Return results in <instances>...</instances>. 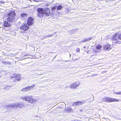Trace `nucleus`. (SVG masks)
I'll return each mask as SVG.
<instances>
[{
	"label": "nucleus",
	"instance_id": "obj_1",
	"mask_svg": "<svg viewBox=\"0 0 121 121\" xmlns=\"http://www.w3.org/2000/svg\"><path fill=\"white\" fill-rule=\"evenodd\" d=\"M38 12L37 16L39 17H42L43 16L44 14L47 16H48L50 13V9L48 8L43 9L39 8L37 9Z\"/></svg>",
	"mask_w": 121,
	"mask_h": 121
},
{
	"label": "nucleus",
	"instance_id": "obj_2",
	"mask_svg": "<svg viewBox=\"0 0 121 121\" xmlns=\"http://www.w3.org/2000/svg\"><path fill=\"white\" fill-rule=\"evenodd\" d=\"M112 39L113 43L118 44H120L121 42L118 39L121 40V33H116L114 34L112 36Z\"/></svg>",
	"mask_w": 121,
	"mask_h": 121
},
{
	"label": "nucleus",
	"instance_id": "obj_3",
	"mask_svg": "<svg viewBox=\"0 0 121 121\" xmlns=\"http://www.w3.org/2000/svg\"><path fill=\"white\" fill-rule=\"evenodd\" d=\"M16 14L14 11H10L7 14V20L9 22H11L15 18Z\"/></svg>",
	"mask_w": 121,
	"mask_h": 121
},
{
	"label": "nucleus",
	"instance_id": "obj_4",
	"mask_svg": "<svg viewBox=\"0 0 121 121\" xmlns=\"http://www.w3.org/2000/svg\"><path fill=\"white\" fill-rule=\"evenodd\" d=\"M22 98V100H25L32 104L36 101L35 99L33 98L32 96H27Z\"/></svg>",
	"mask_w": 121,
	"mask_h": 121
},
{
	"label": "nucleus",
	"instance_id": "obj_5",
	"mask_svg": "<svg viewBox=\"0 0 121 121\" xmlns=\"http://www.w3.org/2000/svg\"><path fill=\"white\" fill-rule=\"evenodd\" d=\"M103 100L104 101L108 102H118L119 101L118 100L108 97H106L103 98Z\"/></svg>",
	"mask_w": 121,
	"mask_h": 121
},
{
	"label": "nucleus",
	"instance_id": "obj_6",
	"mask_svg": "<svg viewBox=\"0 0 121 121\" xmlns=\"http://www.w3.org/2000/svg\"><path fill=\"white\" fill-rule=\"evenodd\" d=\"M22 26L20 27V29L21 30H22L23 31H26L28 30L29 28V26H28L27 24H23ZM21 33L23 32V31L22 30L20 31Z\"/></svg>",
	"mask_w": 121,
	"mask_h": 121
},
{
	"label": "nucleus",
	"instance_id": "obj_7",
	"mask_svg": "<svg viewBox=\"0 0 121 121\" xmlns=\"http://www.w3.org/2000/svg\"><path fill=\"white\" fill-rule=\"evenodd\" d=\"M11 78L12 79L14 78L13 81L14 82H17L21 79V75L20 74L14 75L12 76Z\"/></svg>",
	"mask_w": 121,
	"mask_h": 121
},
{
	"label": "nucleus",
	"instance_id": "obj_8",
	"mask_svg": "<svg viewBox=\"0 0 121 121\" xmlns=\"http://www.w3.org/2000/svg\"><path fill=\"white\" fill-rule=\"evenodd\" d=\"M34 20L31 17H29L27 21V24L29 26L32 25L34 23Z\"/></svg>",
	"mask_w": 121,
	"mask_h": 121
},
{
	"label": "nucleus",
	"instance_id": "obj_9",
	"mask_svg": "<svg viewBox=\"0 0 121 121\" xmlns=\"http://www.w3.org/2000/svg\"><path fill=\"white\" fill-rule=\"evenodd\" d=\"M24 104L22 103H16L14 104V108H21L24 106Z\"/></svg>",
	"mask_w": 121,
	"mask_h": 121
},
{
	"label": "nucleus",
	"instance_id": "obj_10",
	"mask_svg": "<svg viewBox=\"0 0 121 121\" xmlns=\"http://www.w3.org/2000/svg\"><path fill=\"white\" fill-rule=\"evenodd\" d=\"M79 83L75 82L72 84L70 85V87L71 88H75L78 87L79 85Z\"/></svg>",
	"mask_w": 121,
	"mask_h": 121
},
{
	"label": "nucleus",
	"instance_id": "obj_11",
	"mask_svg": "<svg viewBox=\"0 0 121 121\" xmlns=\"http://www.w3.org/2000/svg\"><path fill=\"white\" fill-rule=\"evenodd\" d=\"M111 48L109 44H106L104 47V49L105 50H109Z\"/></svg>",
	"mask_w": 121,
	"mask_h": 121
},
{
	"label": "nucleus",
	"instance_id": "obj_12",
	"mask_svg": "<svg viewBox=\"0 0 121 121\" xmlns=\"http://www.w3.org/2000/svg\"><path fill=\"white\" fill-rule=\"evenodd\" d=\"M14 104H10L8 105L5 106V108L7 109H9L10 108H14Z\"/></svg>",
	"mask_w": 121,
	"mask_h": 121
},
{
	"label": "nucleus",
	"instance_id": "obj_13",
	"mask_svg": "<svg viewBox=\"0 0 121 121\" xmlns=\"http://www.w3.org/2000/svg\"><path fill=\"white\" fill-rule=\"evenodd\" d=\"M35 86L36 85L35 84H33L31 86H29L26 87L27 88V90L28 91L29 90H30L32 89V88Z\"/></svg>",
	"mask_w": 121,
	"mask_h": 121
},
{
	"label": "nucleus",
	"instance_id": "obj_14",
	"mask_svg": "<svg viewBox=\"0 0 121 121\" xmlns=\"http://www.w3.org/2000/svg\"><path fill=\"white\" fill-rule=\"evenodd\" d=\"M10 23L7 21H5L4 22V25L5 27H9L10 26Z\"/></svg>",
	"mask_w": 121,
	"mask_h": 121
},
{
	"label": "nucleus",
	"instance_id": "obj_15",
	"mask_svg": "<svg viewBox=\"0 0 121 121\" xmlns=\"http://www.w3.org/2000/svg\"><path fill=\"white\" fill-rule=\"evenodd\" d=\"M27 14L24 13H22L21 14V16L22 17H26L27 16Z\"/></svg>",
	"mask_w": 121,
	"mask_h": 121
},
{
	"label": "nucleus",
	"instance_id": "obj_16",
	"mask_svg": "<svg viewBox=\"0 0 121 121\" xmlns=\"http://www.w3.org/2000/svg\"><path fill=\"white\" fill-rule=\"evenodd\" d=\"M63 7L61 5H59L57 7V10H59L62 9Z\"/></svg>",
	"mask_w": 121,
	"mask_h": 121
},
{
	"label": "nucleus",
	"instance_id": "obj_17",
	"mask_svg": "<svg viewBox=\"0 0 121 121\" xmlns=\"http://www.w3.org/2000/svg\"><path fill=\"white\" fill-rule=\"evenodd\" d=\"M77 105H81L82 104H83L84 103H85L84 101L82 102H81L80 101H78V102H77Z\"/></svg>",
	"mask_w": 121,
	"mask_h": 121
},
{
	"label": "nucleus",
	"instance_id": "obj_18",
	"mask_svg": "<svg viewBox=\"0 0 121 121\" xmlns=\"http://www.w3.org/2000/svg\"><path fill=\"white\" fill-rule=\"evenodd\" d=\"M21 91H28V90L27 89L26 87H25L22 88L21 90Z\"/></svg>",
	"mask_w": 121,
	"mask_h": 121
},
{
	"label": "nucleus",
	"instance_id": "obj_19",
	"mask_svg": "<svg viewBox=\"0 0 121 121\" xmlns=\"http://www.w3.org/2000/svg\"><path fill=\"white\" fill-rule=\"evenodd\" d=\"M12 86H4V89H7V90H8V89H9V87H12Z\"/></svg>",
	"mask_w": 121,
	"mask_h": 121
},
{
	"label": "nucleus",
	"instance_id": "obj_20",
	"mask_svg": "<svg viewBox=\"0 0 121 121\" xmlns=\"http://www.w3.org/2000/svg\"><path fill=\"white\" fill-rule=\"evenodd\" d=\"M101 46L99 45H98L96 46V48L98 49H100L101 48Z\"/></svg>",
	"mask_w": 121,
	"mask_h": 121
},
{
	"label": "nucleus",
	"instance_id": "obj_21",
	"mask_svg": "<svg viewBox=\"0 0 121 121\" xmlns=\"http://www.w3.org/2000/svg\"><path fill=\"white\" fill-rule=\"evenodd\" d=\"M56 8H57V6H54L52 8V10H54Z\"/></svg>",
	"mask_w": 121,
	"mask_h": 121
},
{
	"label": "nucleus",
	"instance_id": "obj_22",
	"mask_svg": "<svg viewBox=\"0 0 121 121\" xmlns=\"http://www.w3.org/2000/svg\"><path fill=\"white\" fill-rule=\"evenodd\" d=\"M86 40L87 41H88L89 40H90L92 39V37H90L89 38H86Z\"/></svg>",
	"mask_w": 121,
	"mask_h": 121
},
{
	"label": "nucleus",
	"instance_id": "obj_23",
	"mask_svg": "<svg viewBox=\"0 0 121 121\" xmlns=\"http://www.w3.org/2000/svg\"><path fill=\"white\" fill-rule=\"evenodd\" d=\"M77 104V102L73 104V106L74 107H75V106L78 105Z\"/></svg>",
	"mask_w": 121,
	"mask_h": 121
},
{
	"label": "nucleus",
	"instance_id": "obj_24",
	"mask_svg": "<svg viewBox=\"0 0 121 121\" xmlns=\"http://www.w3.org/2000/svg\"><path fill=\"white\" fill-rule=\"evenodd\" d=\"M53 34H49V35H47V36L48 37H52V35H53Z\"/></svg>",
	"mask_w": 121,
	"mask_h": 121
},
{
	"label": "nucleus",
	"instance_id": "obj_25",
	"mask_svg": "<svg viewBox=\"0 0 121 121\" xmlns=\"http://www.w3.org/2000/svg\"><path fill=\"white\" fill-rule=\"evenodd\" d=\"M86 41H87L86 40V39H84V40H83L82 41H81V42H80V43H81V42L82 43V42H86Z\"/></svg>",
	"mask_w": 121,
	"mask_h": 121
},
{
	"label": "nucleus",
	"instance_id": "obj_26",
	"mask_svg": "<svg viewBox=\"0 0 121 121\" xmlns=\"http://www.w3.org/2000/svg\"><path fill=\"white\" fill-rule=\"evenodd\" d=\"M80 49L79 48H78L76 50V51L77 52H78L80 51Z\"/></svg>",
	"mask_w": 121,
	"mask_h": 121
},
{
	"label": "nucleus",
	"instance_id": "obj_27",
	"mask_svg": "<svg viewBox=\"0 0 121 121\" xmlns=\"http://www.w3.org/2000/svg\"><path fill=\"white\" fill-rule=\"evenodd\" d=\"M48 37L47 36V35L45 36L44 37H43V38L42 39H45L47 38Z\"/></svg>",
	"mask_w": 121,
	"mask_h": 121
},
{
	"label": "nucleus",
	"instance_id": "obj_28",
	"mask_svg": "<svg viewBox=\"0 0 121 121\" xmlns=\"http://www.w3.org/2000/svg\"><path fill=\"white\" fill-rule=\"evenodd\" d=\"M2 62L3 63V64H7V62L4 61Z\"/></svg>",
	"mask_w": 121,
	"mask_h": 121
},
{
	"label": "nucleus",
	"instance_id": "obj_29",
	"mask_svg": "<svg viewBox=\"0 0 121 121\" xmlns=\"http://www.w3.org/2000/svg\"><path fill=\"white\" fill-rule=\"evenodd\" d=\"M7 64H8L9 65H11V63L10 62H7Z\"/></svg>",
	"mask_w": 121,
	"mask_h": 121
},
{
	"label": "nucleus",
	"instance_id": "obj_30",
	"mask_svg": "<svg viewBox=\"0 0 121 121\" xmlns=\"http://www.w3.org/2000/svg\"><path fill=\"white\" fill-rule=\"evenodd\" d=\"M80 111L81 112H82V110H80Z\"/></svg>",
	"mask_w": 121,
	"mask_h": 121
},
{
	"label": "nucleus",
	"instance_id": "obj_31",
	"mask_svg": "<svg viewBox=\"0 0 121 121\" xmlns=\"http://www.w3.org/2000/svg\"><path fill=\"white\" fill-rule=\"evenodd\" d=\"M69 56H70V57L71 56V55L70 54H69Z\"/></svg>",
	"mask_w": 121,
	"mask_h": 121
},
{
	"label": "nucleus",
	"instance_id": "obj_32",
	"mask_svg": "<svg viewBox=\"0 0 121 121\" xmlns=\"http://www.w3.org/2000/svg\"><path fill=\"white\" fill-rule=\"evenodd\" d=\"M119 119V120H121V119Z\"/></svg>",
	"mask_w": 121,
	"mask_h": 121
},
{
	"label": "nucleus",
	"instance_id": "obj_33",
	"mask_svg": "<svg viewBox=\"0 0 121 121\" xmlns=\"http://www.w3.org/2000/svg\"><path fill=\"white\" fill-rule=\"evenodd\" d=\"M25 59V58H23L22 59Z\"/></svg>",
	"mask_w": 121,
	"mask_h": 121
},
{
	"label": "nucleus",
	"instance_id": "obj_34",
	"mask_svg": "<svg viewBox=\"0 0 121 121\" xmlns=\"http://www.w3.org/2000/svg\"><path fill=\"white\" fill-rule=\"evenodd\" d=\"M27 55H25V56H27Z\"/></svg>",
	"mask_w": 121,
	"mask_h": 121
},
{
	"label": "nucleus",
	"instance_id": "obj_35",
	"mask_svg": "<svg viewBox=\"0 0 121 121\" xmlns=\"http://www.w3.org/2000/svg\"><path fill=\"white\" fill-rule=\"evenodd\" d=\"M1 2L3 3V2H2V1H1Z\"/></svg>",
	"mask_w": 121,
	"mask_h": 121
},
{
	"label": "nucleus",
	"instance_id": "obj_36",
	"mask_svg": "<svg viewBox=\"0 0 121 121\" xmlns=\"http://www.w3.org/2000/svg\"><path fill=\"white\" fill-rule=\"evenodd\" d=\"M26 58H29V57H26Z\"/></svg>",
	"mask_w": 121,
	"mask_h": 121
},
{
	"label": "nucleus",
	"instance_id": "obj_37",
	"mask_svg": "<svg viewBox=\"0 0 121 121\" xmlns=\"http://www.w3.org/2000/svg\"><path fill=\"white\" fill-rule=\"evenodd\" d=\"M46 6H48L47 5H46Z\"/></svg>",
	"mask_w": 121,
	"mask_h": 121
}]
</instances>
